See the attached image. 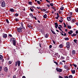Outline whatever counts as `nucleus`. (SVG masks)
Masks as SVG:
<instances>
[{
  "label": "nucleus",
  "mask_w": 78,
  "mask_h": 78,
  "mask_svg": "<svg viewBox=\"0 0 78 78\" xmlns=\"http://www.w3.org/2000/svg\"><path fill=\"white\" fill-rule=\"evenodd\" d=\"M11 42H12L14 45H16V39L14 38H12L10 40Z\"/></svg>",
  "instance_id": "obj_1"
},
{
  "label": "nucleus",
  "mask_w": 78,
  "mask_h": 78,
  "mask_svg": "<svg viewBox=\"0 0 78 78\" xmlns=\"http://www.w3.org/2000/svg\"><path fill=\"white\" fill-rule=\"evenodd\" d=\"M66 47L68 50H69L70 47V42H67L66 43Z\"/></svg>",
  "instance_id": "obj_2"
},
{
  "label": "nucleus",
  "mask_w": 78,
  "mask_h": 78,
  "mask_svg": "<svg viewBox=\"0 0 78 78\" xmlns=\"http://www.w3.org/2000/svg\"><path fill=\"white\" fill-rule=\"evenodd\" d=\"M1 3H2L1 5L2 6V7H5V6H6V4H5V1H3V0H2L1 1Z\"/></svg>",
  "instance_id": "obj_3"
},
{
  "label": "nucleus",
  "mask_w": 78,
  "mask_h": 78,
  "mask_svg": "<svg viewBox=\"0 0 78 78\" xmlns=\"http://www.w3.org/2000/svg\"><path fill=\"white\" fill-rule=\"evenodd\" d=\"M25 28V27H23V28L22 27H20L19 28H17V31H18V32H22V29H24Z\"/></svg>",
  "instance_id": "obj_4"
},
{
  "label": "nucleus",
  "mask_w": 78,
  "mask_h": 78,
  "mask_svg": "<svg viewBox=\"0 0 78 78\" xmlns=\"http://www.w3.org/2000/svg\"><path fill=\"white\" fill-rule=\"evenodd\" d=\"M17 64L18 66L20 67V61H18L17 62H16L15 64L16 66H17Z\"/></svg>",
  "instance_id": "obj_5"
},
{
  "label": "nucleus",
  "mask_w": 78,
  "mask_h": 78,
  "mask_svg": "<svg viewBox=\"0 0 78 78\" xmlns=\"http://www.w3.org/2000/svg\"><path fill=\"white\" fill-rule=\"evenodd\" d=\"M56 70L57 72H62V69H61L58 68H57Z\"/></svg>",
  "instance_id": "obj_6"
},
{
  "label": "nucleus",
  "mask_w": 78,
  "mask_h": 78,
  "mask_svg": "<svg viewBox=\"0 0 78 78\" xmlns=\"http://www.w3.org/2000/svg\"><path fill=\"white\" fill-rule=\"evenodd\" d=\"M55 26V28H57V27H58V24L57 23H54Z\"/></svg>",
  "instance_id": "obj_7"
},
{
  "label": "nucleus",
  "mask_w": 78,
  "mask_h": 78,
  "mask_svg": "<svg viewBox=\"0 0 78 78\" xmlns=\"http://www.w3.org/2000/svg\"><path fill=\"white\" fill-rule=\"evenodd\" d=\"M3 37L4 38H6V37H7V34H3Z\"/></svg>",
  "instance_id": "obj_8"
},
{
  "label": "nucleus",
  "mask_w": 78,
  "mask_h": 78,
  "mask_svg": "<svg viewBox=\"0 0 78 78\" xmlns=\"http://www.w3.org/2000/svg\"><path fill=\"white\" fill-rule=\"evenodd\" d=\"M29 16L32 17V18H33V19H34V16H33V14L32 13H30L29 14Z\"/></svg>",
  "instance_id": "obj_9"
},
{
  "label": "nucleus",
  "mask_w": 78,
  "mask_h": 78,
  "mask_svg": "<svg viewBox=\"0 0 78 78\" xmlns=\"http://www.w3.org/2000/svg\"><path fill=\"white\" fill-rule=\"evenodd\" d=\"M71 16H70L69 17H67V20L68 21H70L71 19H70L71 18Z\"/></svg>",
  "instance_id": "obj_10"
},
{
  "label": "nucleus",
  "mask_w": 78,
  "mask_h": 78,
  "mask_svg": "<svg viewBox=\"0 0 78 78\" xmlns=\"http://www.w3.org/2000/svg\"><path fill=\"white\" fill-rule=\"evenodd\" d=\"M76 53V51L75 50H73L72 51V55H75Z\"/></svg>",
  "instance_id": "obj_11"
},
{
  "label": "nucleus",
  "mask_w": 78,
  "mask_h": 78,
  "mask_svg": "<svg viewBox=\"0 0 78 78\" xmlns=\"http://www.w3.org/2000/svg\"><path fill=\"white\" fill-rule=\"evenodd\" d=\"M4 70L5 72H8V68L6 67H5L4 68Z\"/></svg>",
  "instance_id": "obj_12"
},
{
  "label": "nucleus",
  "mask_w": 78,
  "mask_h": 78,
  "mask_svg": "<svg viewBox=\"0 0 78 78\" xmlns=\"http://www.w3.org/2000/svg\"><path fill=\"white\" fill-rule=\"evenodd\" d=\"M68 34H72L73 33V31L72 30H70L69 32H68Z\"/></svg>",
  "instance_id": "obj_13"
},
{
  "label": "nucleus",
  "mask_w": 78,
  "mask_h": 78,
  "mask_svg": "<svg viewBox=\"0 0 78 78\" xmlns=\"http://www.w3.org/2000/svg\"><path fill=\"white\" fill-rule=\"evenodd\" d=\"M57 16L55 17V19H58V17H59V14H58V13H57Z\"/></svg>",
  "instance_id": "obj_14"
},
{
  "label": "nucleus",
  "mask_w": 78,
  "mask_h": 78,
  "mask_svg": "<svg viewBox=\"0 0 78 78\" xmlns=\"http://www.w3.org/2000/svg\"><path fill=\"white\" fill-rule=\"evenodd\" d=\"M47 17V15L46 14H44L43 16V18H44L45 19H46Z\"/></svg>",
  "instance_id": "obj_15"
},
{
  "label": "nucleus",
  "mask_w": 78,
  "mask_h": 78,
  "mask_svg": "<svg viewBox=\"0 0 78 78\" xmlns=\"http://www.w3.org/2000/svg\"><path fill=\"white\" fill-rule=\"evenodd\" d=\"M64 5H62V7H61L60 8V9L62 10H62H64Z\"/></svg>",
  "instance_id": "obj_16"
},
{
  "label": "nucleus",
  "mask_w": 78,
  "mask_h": 78,
  "mask_svg": "<svg viewBox=\"0 0 78 78\" xmlns=\"http://www.w3.org/2000/svg\"><path fill=\"white\" fill-rule=\"evenodd\" d=\"M71 72L73 74H75V70H72Z\"/></svg>",
  "instance_id": "obj_17"
},
{
  "label": "nucleus",
  "mask_w": 78,
  "mask_h": 78,
  "mask_svg": "<svg viewBox=\"0 0 78 78\" xmlns=\"http://www.w3.org/2000/svg\"><path fill=\"white\" fill-rule=\"evenodd\" d=\"M10 10L11 12H14V10L13 9H10Z\"/></svg>",
  "instance_id": "obj_18"
},
{
  "label": "nucleus",
  "mask_w": 78,
  "mask_h": 78,
  "mask_svg": "<svg viewBox=\"0 0 78 78\" xmlns=\"http://www.w3.org/2000/svg\"><path fill=\"white\" fill-rule=\"evenodd\" d=\"M45 37L46 38H47L48 37V34H45Z\"/></svg>",
  "instance_id": "obj_19"
},
{
  "label": "nucleus",
  "mask_w": 78,
  "mask_h": 78,
  "mask_svg": "<svg viewBox=\"0 0 78 78\" xmlns=\"http://www.w3.org/2000/svg\"><path fill=\"white\" fill-rule=\"evenodd\" d=\"M59 46L60 48H62V47H63V45H62V44H60L59 45Z\"/></svg>",
  "instance_id": "obj_20"
},
{
  "label": "nucleus",
  "mask_w": 78,
  "mask_h": 78,
  "mask_svg": "<svg viewBox=\"0 0 78 78\" xmlns=\"http://www.w3.org/2000/svg\"><path fill=\"white\" fill-rule=\"evenodd\" d=\"M73 13L72 12H70L69 13V16H70V17H71V16L72 15V13Z\"/></svg>",
  "instance_id": "obj_21"
},
{
  "label": "nucleus",
  "mask_w": 78,
  "mask_h": 78,
  "mask_svg": "<svg viewBox=\"0 0 78 78\" xmlns=\"http://www.w3.org/2000/svg\"><path fill=\"white\" fill-rule=\"evenodd\" d=\"M3 59V56L1 55H0V59L2 60Z\"/></svg>",
  "instance_id": "obj_22"
},
{
  "label": "nucleus",
  "mask_w": 78,
  "mask_h": 78,
  "mask_svg": "<svg viewBox=\"0 0 78 78\" xmlns=\"http://www.w3.org/2000/svg\"><path fill=\"white\" fill-rule=\"evenodd\" d=\"M75 19H73L72 21V23H74L75 22Z\"/></svg>",
  "instance_id": "obj_23"
},
{
  "label": "nucleus",
  "mask_w": 78,
  "mask_h": 78,
  "mask_svg": "<svg viewBox=\"0 0 78 78\" xmlns=\"http://www.w3.org/2000/svg\"><path fill=\"white\" fill-rule=\"evenodd\" d=\"M65 41H69V38L68 37H66L65 39Z\"/></svg>",
  "instance_id": "obj_24"
},
{
  "label": "nucleus",
  "mask_w": 78,
  "mask_h": 78,
  "mask_svg": "<svg viewBox=\"0 0 78 78\" xmlns=\"http://www.w3.org/2000/svg\"><path fill=\"white\" fill-rule=\"evenodd\" d=\"M74 42H75V43H76H76H77L76 42H77L78 41H77V40L76 39H74L73 40Z\"/></svg>",
  "instance_id": "obj_25"
},
{
  "label": "nucleus",
  "mask_w": 78,
  "mask_h": 78,
  "mask_svg": "<svg viewBox=\"0 0 78 78\" xmlns=\"http://www.w3.org/2000/svg\"><path fill=\"white\" fill-rule=\"evenodd\" d=\"M51 31L52 33H53L54 34H56V33H55V31H53V30H51Z\"/></svg>",
  "instance_id": "obj_26"
},
{
  "label": "nucleus",
  "mask_w": 78,
  "mask_h": 78,
  "mask_svg": "<svg viewBox=\"0 0 78 78\" xmlns=\"http://www.w3.org/2000/svg\"><path fill=\"white\" fill-rule=\"evenodd\" d=\"M37 3L38 4H39V5H40L41 4V2L40 1H37Z\"/></svg>",
  "instance_id": "obj_27"
},
{
  "label": "nucleus",
  "mask_w": 78,
  "mask_h": 78,
  "mask_svg": "<svg viewBox=\"0 0 78 78\" xmlns=\"http://www.w3.org/2000/svg\"><path fill=\"white\" fill-rule=\"evenodd\" d=\"M30 9L31 11L32 12H34V9H31V8H30Z\"/></svg>",
  "instance_id": "obj_28"
},
{
  "label": "nucleus",
  "mask_w": 78,
  "mask_h": 78,
  "mask_svg": "<svg viewBox=\"0 0 78 78\" xmlns=\"http://www.w3.org/2000/svg\"><path fill=\"white\" fill-rule=\"evenodd\" d=\"M22 10H23V11H25V7H23L22 8Z\"/></svg>",
  "instance_id": "obj_29"
},
{
  "label": "nucleus",
  "mask_w": 78,
  "mask_h": 78,
  "mask_svg": "<svg viewBox=\"0 0 78 78\" xmlns=\"http://www.w3.org/2000/svg\"><path fill=\"white\" fill-rule=\"evenodd\" d=\"M64 68L66 69H67V66L66 65L65 66H64Z\"/></svg>",
  "instance_id": "obj_30"
},
{
  "label": "nucleus",
  "mask_w": 78,
  "mask_h": 78,
  "mask_svg": "<svg viewBox=\"0 0 78 78\" xmlns=\"http://www.w3.org/2000/svg\"><path fill=\"white\" fill-rule=\"evenodd\" d=\"M68 28L69 29H71V28H72V27L70 26H68Z\"/></svg>",
  "instance_id": "obj_31"
},
{
  "label": "nucleus",
  "mask_w": 78,
  "mask_h": 78,
  "mask_svg": "<svg viewBox=\"0 0 78 78\" xmlns=\"http://www.w3.org/2000/svg\"><path fill=\"white\" fill-rule=\"evenodd\" d=\"M6 22L7 23H9V21L8 20V19H6Z\"/></svg>",
  "instance_id": "obj_32"
},
{
  "label": "nucleus",
  "mask_w": 78,
  "mask_h": 78,
  "mask_svg": "<svg viewBox=\"0 0 78 78\" xmlns=\"http://www.w3.org/2000/svg\"><path fill=\"white\" fill-rule=\"evenodd\" d=\"M69 78H73V76L72 75H70L69 76Z\"/></svg>",
  "instance_id": "obj_33"
},
{
  "label": "nucleus",
  "mask_w": 78,
  "mask_h": 78,
  "mask_svg": "<svg viewBox=\"0 0 78 78\" xmlns=\"http://www.w3.org/2000/svg\"><path fill=\"white\" fill-rule=\"evenodd\" d=\"M12 61H9V64H11V63H12Z\"/></svg>",
  "instance_id": "obj_34"
},
{
  "label": "nucleus",
  "mask_w": 78,
  "mask_h": 78,
  "mask_svg": "<svg viewBox=\"0 0 78 78\" xmlns=\"http://www.w3.org/2000/svg\"><path fill=\"white\" fill-rule=\"evenodd\" d=\"M75 11L76 12H78V8L75 9Z\"/></svg>",
  "instance_id": "obj_35"
},
{
  "label": "nucleus",
  "mask_w": 78,
  "mask_h": 78,
  "mask_svg": "<svg viewBox=\"0 0 78 78\" xmlns=\"http://www.w3.org/2000/svg\"><path fill=\"white\" fill-rule=\"evenodd\" d=\"M50 6H53V4L50 3Z\"/></svg>",
  "instance_id": "obj_36"
},
{
  "label": "nucleus",
  "mask_w": 78,
  "mask_h": 78,
  "mask_svg": "<svg viewBox=\"0 0 78 78\" xmlns=\"http://www.w3.org/2000/svg\"><path fill=\"white\" fill-rule=\"evenodd\" d=\"M58 29L60 30V31H62V30H61V28L60 27H58Z\"/></svg>",
  "instance_id": "obj_37"
},
{
  "label": "nucleus",
  "mask_w": 78,
  "mask_h": 78,
  "mask_svg": "<svg viewBox=\"0 0 78 78\" xmlns=\"http://www.w3.org/2000/svg\"><path fill=\"white\" fill-rule=\"evenodd\" d=\"M19 16V14L18 13H16L15 14V16H16V17H17Z\"/></svg>",
  "instance_id": "obj_38"
},
{
  "label": "nucleus",
  "mask_w": 78,
  "mask_h": 78,
  "mask_svg": "<svg viewBox=\"0 0 78 78\" xmlns=\"http://www.w3.org/2000/svg\"><path fill=\"white\" fill-rule=\"evenodd\" d=\"M61 59H65V58L63 56H61Z\"/></svg>",
  "instance_id": "obj_39"
},
{
  "label": "nucleus",
  "mask_w": 78,
  "mask_h": 78,
  "mask_svg": "<svg viewBox=\"0 0 78 78\" xmlns=\"http://www.w3.org/2000/svg\"><path fill=\"white\" fill-rule=\"evenodd\" d=\"M13 78H16V75H14L13 76Z\"/></svg>",
  "instance_id": "obj_40"
},
{
  "label": "nucleus",
  "mask_w": 78,
  "mask_h": 78,
  "mask_svg": "<svg viewBox=\"0 0 78 78\" xmlns=\"http://www.w3.org/2000/svg\"><path fill=\"white\" fill-rule=\"evenodd\" d=\"M29 5H31V4H32V2H29Z\"/></svg>",
  "instance_id": "obj_41"
},
{
  "label": "nucleus",
  "mask_w": 78,
  "mask_h": 78,
  "mask_svg": "<svg viewBox=\"0 0 78 78\" xmlns=\"http://www.w3.org/2000/svg\"><path fill=\"white\" fill-rule=\"evenodd\" d=\"M43 10H44V11H47V9H43Z\"/></svg>",
  "instance_id": "obj_42"
},
{
  "label": "nucleus",
  "mask_w": 78,
  "mask_h": 78,
  "mask_svg": "<svg viewBox=\"0 0 78 78\" xmlns=\"http://www.w3.org/2000/svg\"><path fill=\"white\" fill-rule=\"evenodd\" d=\"M54 63H55V64H56V65H58V63L56 62H54Z\"/></svg>",
  "instance_id": "obj_43"
},
{
  "label": "nucleus",
  "mask_w": 78,
  "mask_h": 78,
  "mask_svg": "<svg viewBox=\"0 0 78 78\" xmlns=\"http://www.w3.org/2000/svg\"><path fill=\"white\" fill-rule=\"evenodd\" d=\"M61 18V20L62 21L63 20V18H62V17H60Z\"/></svg>",
  "instance_id": "obj_44"
},
{
  "label": "nucleus",
  "mask_w": 78,
  "mask_h": 78,
  "mask_svg": "<svg viewBox=\"0 0 78 78\" xmlns=\"http://www.w3.org/2000/svg\"><path fill=\"white\" fill-rule=\"evenodd\" d=\"M73 36H76V34H73Z\"/></svg>",
  "instance_id": "obj_45"
},
{
  "label": "nucleus",
  "mask_w": 78,
  "mask_h": 78,
  "mask_svg": "<svg viewBox=\"0 0 78 78\" xmlns=\"http://www.w3.org/2000/svg\"><path fill=\"white\" fill-rule=\"evenodd\" d=\"M73 66H74L75 67H76V65L73 64Z\"/></svg>",
  "instance_id": "obj_46"
},
{
  "label": "nucleus",
  "mask_w": 78,
  "mask_h": 78,
  "mask_svg": "<svg viewBox=\"0 0 78 78\" xmlns=\"http://www.w3.org/2000/svg\"><path fill=\"white\" fill-rule=\"evenodd\" d=\"M60 64H61V65H62V62H60L59 63Z\"/></svg>",
  "instance_id": "obj_47"
},
{
  "label": "nucleus",
  "mask_w": 78,
  "mask_h": 78,
  "mask_svg": "<svg viewBox=\"0 0 78 78\" xmlns=\"http://www.w3.org/2000/svg\"><path fill=\"white\" fill-rule=\"evenodd\" d=\"M2 67L0 66V72H1V70H2Z\"/></svg>",
  "instance_id": "obj_48"
},
{
  "label": "nucleus",
  "mask_w": 78,
  "mask_h": 78,
  "mask_svg": "<svg viewBox=\"0 0 78 78\" xmlns=\"http://www.w3.org/2000/svg\"><path fill=\"white\" fill-rule=\"evenodd\" d=\"M15 20H16V21H18V20L17 18H16V19H15Z\"/></svg>",
  "instance_id": "obj_49"
},
{
  "label": "nucleus",
  "mask_w": 78,
  "mask_h": 78,
  "mask_svg": "<svg viewBox=\"0 0 78 78\" xmlns=\"http://www.w3.org/2000/svg\"><path fill=\"white\" fill-rule=\"evenodd\" d=\"M51 47H52V46H51V45H50L49 46V48H51Z\"/></svg>",
  "instance_id": "obj_50"
},
{
  "label": "nucleus",
  "mask_w": 78,
  "mask_h": 78,
  "mask_svg": "<svg viewBox=\"0 0 78 78\" xmlns=\"http://www.w3.org/2000/svg\"><path fill=\"white\" fill-rule=\"evenodd\" d=\"M46 2H48V3H50V2L48 1V0H45Z\"/></svg>",
  "instance_id": "obj_51"
},
{
  "label": "nucleus",
  "mask_w": 78,
  "mask_h": 78,
  "mask_svg": "<svg viewBox=\"0 0 78 78\" xmlns=\"http://www.w3.org/2000/svg\"><path fill=\"white\" fill-rule=\"evenodd\" d=\"M9 36H10V37H12V35H11V34H9Z\"/></svg>",
  "instance_id": "obj_52"
},
{
  "label": "nucleus",
  "mask_w": 78,
  "mask_h": 78,
  "mask_svg": "<svg viewBox=\"0 0 78 78\" xmlns=\"http://www.w3.org/2000/svg\"><path fill=\"white\" fill-rule=\"evenodd\" d=\"M28 27H29V28H30L31 27V25H29V26H28Z\"/></svg>",
  "instance_id": "obj_53"
},
{
  "label": "nucleus",
  "mask_w": 78,
  "mask_h": 78,
  "mask_svg": "<svg viewBox=\"0 0 78 78\" xmlns=\"http://www.w3.org/2000/svg\"><path fill=\"white\" fill-rule=\"evenodd\" d=\"M65 78H69V77L68 76H65Z\"/></svg>",
  "instance_id": "obj_54"
},
{
  "label": "nucleus",
  "mask_w": 78,
  "mask_h": 78,
  "mask_svg": "<svg viewBox=\"0 0 78 78\" xmlns=\"http://www.w3.org/2000/svg\"><path fill=\"white\" fill-rule=\"evenodd\" d=\"M47 6H48V8H49V7H50V5H49L48 4H47Z\"/></svg>",
  "instance_id": "obj_55"
},
{
  "label": "nucleus",
  "mask_w": 78,
  "mask_h": 78,
  "mask_svg": "<svg viewBox=\"0 0 78 78\" xmlns=\"http://www.w3.org/2000/svg\"><path fill=\"white\" fill-rule=\"evenodd\" d=\"M45 12V13H46V14H47V13H48V11H46Z\"/></svg>",
  "instance_id": "obj_56"
},
{
  "label": "nucleus",
  "mask_w": 78,
  "mask_h": 78,
  "mask_svg": "<svg viewBox=\"0 0 78 78\" xmlns=\"http://www.w3.org/2000/svg\"><path fill=\"white\" fill-rule=\"evenodd\" d=\"M60 33H61L62 36H64V34H62V33H61V32H60Z\"/></svg>",
  "instance_id": "obj_57"
},
{
  "label": "nucleus",
  "mask_w": 78,
  "mask_h": 78,
  "mask_svg": "<svg viewBox=\"0 0 78 78\" xmlns=\"http://www.w3.org/2000/svg\"><path fill=\"white\" fill-rule=\"evenodd\" d=\"M76 34H78V31H76Z\"/></svg>",
  "instance_id": "obj_58"
},
{
  "label": "nucleus",
  "mask_w": 78,
  "mask_h": 78,
  "mask_svg": "<svg viewBox=\"0 0 78 78\" xmlns=\"http://www.w3.org/2000/svg\"><path fill=\"white\" fill-rule=\"evenodd\" d=\"M21 25L22 27H23V23H21Z\"/></svg>",
  "instance_id": "obj_59"
},
{
  "label": "nucleus",
  "mask_w": 78,
  "mask_h": 78,
  "mask_svg": "<svg viewBox=\"0 0 78 78\" xmlns=\"http://www.w3.org/2000/svg\"><path fill=\"white\" fill-rule=\"evenodd\" d=\"M59 78H63V77H62L61 76H59Z\"/></svg>",
  "instance_id": "obj_60"
},
{
  "label": "nucleus",
  "mask_w": 78,
  "mask_h": 78,
  "mask_svg": "<svg viewBox=\"0 0 78 78\" xmlns=\"http://www.w3.org/2000/svg\"><path fill=\"white\" fill-rule=\"evenodd\" d=\"M59 22H60V23H62V21H61V20H59Z\"/></svg>",
  "instance_id": "obj_61"
},
{
  "label": "nucleus",
  "mask_w": 78,
  "mask_h": 78,
  "mask_svg": "<svg viewBox=\"0 0 78 78\" xmlns=\"http://www.w3.org/2000/svg\"><path fill=\"white\" fill-rule=\"evenodd\" d=\"M59 27H61V28H62V26H61V25H59Z\"/></svg>",
  "instance_id": "obj_62"
},
{
  "label": "nucleus",
  "mask_w": 78,
  "mask_h": 78,
  "mask_svg": "<svg viewBox=\"0 0 78 78\" xmlns=\"http://www.w3.org/2000/svg\"><path fill=\"white\" fill-rule=\"evenodd\" d=\"M23 78H26L25 76H23L22 77Z\"/></svg>",
  "instance_id": "obj_63"
},
{
  "label": "nucleus",
  "mask_w": 78,
  "mask_h": 78,
  "mask_svg": "<svg viewBox=\"0 0 78 78\" xmlns=\"http://www.w3.org/2000/svg\"><path fill=\"white\" fill-rule=\"evenodd\" d=\"M76 25H78V23H76Z\"/></svg>",
  "instance_id": "obj_64"
}]
</instances>
